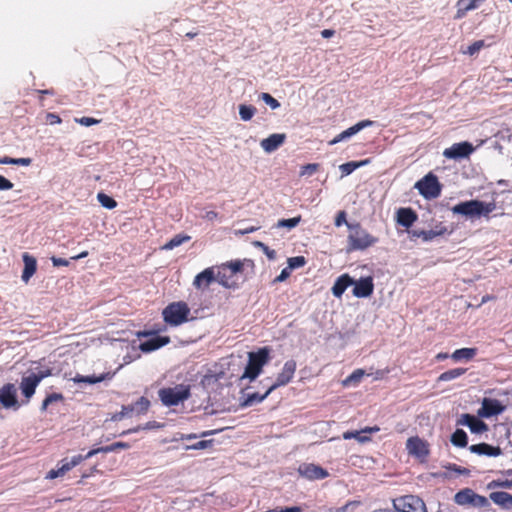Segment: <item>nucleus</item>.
Masks as SVG:
<instances>
[{"label": "nucleus", "mask_w": 512, "mask_h": 512, "mask_svg": "<svg viewBox=\"0 0 512 512\" xmlns=\"http://www.w3.org/2000/svg\"><path fill=\"white\" fill-rule=\"evenodd\" d=\"M495 203L483 202L480 200H469L461 202L452 207L454 214H460L467 218H479L481 216H487L495 209Z\"/></svg>", "instance_id": "f257e3e1"}, {"label": "nucleus", "mask_w": 512, "mask_h": 512, "mask_svg": "<svg viewBox=\"0 0 512 512\" xmlns=\"http://www.w3.org/2000/svg\"><path fill=\"white\" fill-rule=\"evenodd\" d=\"M269 352L270 350L267 347L261 348L256 352H249L248 364L240 379L248 378L250 381L255 380L262 372L263 366L268 363Z\"/></svg>", "instance_id": "f03ea898"}, {"label": "nucleus", "mask_w": 512, "mask_h": 512, "mask_svg": "<svg viewBox=\"0 0 512 512\" xmlns=\"http://www.w3.org/2000/svg\"><path fill=\"white\" fill-rule=\"evenodd\" d=\"M347 227L350 231L348 235L350 250H364L376 243L377 239L359 224H347Z\"/></svg>", "instance_id": "7ed1b4c3"}, {"label": "nucleus", "mask_w": 512, "mask_h": 512, "mask_svg": "<svg viewBox=\"0 0 512 512\" xmlns=\"http://www.w3.org/2000/svg\"><path fill=\"white\" fill-rule=\"evenodd\" d=\"M159 398L165 406H176L190 397V386L178 384L174 387L162 388L158 391Z\"/></svg>", "instance_id": "20e7f679"}, {"label": "nucleus", "mask_w": 512, "mask_h": 512, "mask_svg": "<svg viewBox=\"0 0 512 512\" xmlns=\"http://www.w3.org/2000/svg\"><path fill=\"white\" fill-rule=\"evenodd\" d=\"M163 318L171 326H178L188 321L190 308L185 302H173L163 310Z\"/></svg>", "instance_id": "39448f33"}, {"label": "nucleus", "mask_w": 512, "mask_h": 512, "mask_svg": "<svg viewBox=\"0 0 512 512\" xmlns=\"http://www.w3.org/2000/svg\"><path fill=\"white\" fill-rule=\"evenodd\" d=\"M426 199H435L441 194V185L433 173H428L414 186Z\"/></svg>", "instance_id": "423d86ee"}, {"label": "nucleus", "mask_w": 512, "mask_h": 512, "mask_svg": "<svg viewBox=\"0 0 512 512\" xmlns=\"http://www.w3.org/2000/svg\"><path fill=\"white\" fill-rule=\"evenodd\" d=\"M396 512H427L425 503L418 496L405 495L393 500Z\"/></svg>", "instance_id": "0eeeda50"}, {"label": "nucleus", "mask_w": 512, "mask_h": 512, "mask_svg": "<svg viewBox=\"0 0 512 512\" xmlns=\"http://www.w3.org/2000/svg\"><path fill=\"white\" fill-rule=\"evenodd\" d=\"M454 500L458 505H472L478 508L489 506V501L486 497L475 493L469 488L457 492Z\"/></svg>", "instance_id": "6e6552de"}, {"label": "nucleus", "mask_w": 512, "mask_h": 512, "mask_svg": "<svg viewBox=\"0 0 512 512\" xmlns=\"http://www.w3.org/2000/svg\"><path fill=\"white\" fill-rule=\"evenodd\" d=\"M48 375H50L49 370L39 371L38 373H31L29 375L23 376L20 383V389L23 395L27 399L31 398L35 393V389L40 381Z\"/></svg>", "instance_id": "1a4fd4ad"}, {"label": "nucleus", "mask_w": 512, "mask_h": 512, "mask_svg": "<svg viewBox=\"0 0 512 512\" xmlns=\"http://www.w3.org/2000/svg\"><path fill=\"white\" fill-rule=\"evenodd\" d=\"M296 362L294 360H288L284 363L282 371L277 375L275 382L269 386V391H274L278 387L285 386L294 377L296 371Z\"/></svg>", "instance_id": "9d476101"}, {"label": "nucleus", "mask_w": 512, "mask_h": 512, "mask_svg": "<svg viewBox=\"0 0 512 512\" xmlns=\"http://www.w3.org/2000/svg\"><path fill=\"white\" fill-rule=\"evenodd\" d=\"M474 151V147L469 142L455 143L443 151V156L448 159H462L468 157Z\"/></svg>", "instance_id": "9b49d317"}, {"label": "nucleus", "mask_w": 512, "mask_h": 512, "mask_svg": "<svg viewBox=\"0 0 512 512\" xmlns=\"http://www.w3.org/2000/svg\"><path fill=\"white\" fill-rule=\"evenodd\" d=\"M505 407L501 404L499 400L484 398L482 401V406L478 410V416L489 418L498 414H501L504 411Z\"/></svg>", "instance_id": "f8f14e48"}, {"label": "nucleus", "mask_w": 512, "mask_h": 512, "mask_svg": "<svg viewBox=\"0 0 512 512\" xmlns=\"http://www.w3.org/2000/svg\"><path fill=\"white\" fill-rule=\"evenodd\" d=\"M298 471L301 476L309 480L324 479L328 476V472L325 469L313 463L301 464Z\"/></svg>", "instance_id": "ddd939ff"}, {"label": "nucleus", "mask_w": 512, "mask_h": 512, "mask_svg": "<svg viewBox=\"0 0 512 512\" xmlns=\"http://www.w3.org/2000/svg\"><path fill=\"white\" fill-rule=\"evenodd\" d=\"M457 424L469 427L470 431L476 434L483 433L488 429L486 423L470 414H462Z\"/></svg>", "instance_id": "4468645a"}, {"label": "nucleus", "mask_w": 512, "mask_h": 512, "mask_svg": "<svg viewBox=\"0 0 512 512\" xmlns=\"http://www.w3.org/2000/svg\"><path fill=\"white\" fill-rule=\"evenodd\" d=\"M373 124L371 120H363L358 122L357 124L351 126L350 128L346 129L345 131L338 134L335 138H333L329 144L335 145L339 142L345 141L349 139L350 137L354 136L358 132H360L362 129L369 127Z\"/></svg>", "instance_id": "2eb2a0df"}, {"label": "nucleus", "mask_w": 512, "mask_h": 512, "mask_svg": "<svg viewBox=\"0 0 512 512\" xmlns=\"http://www.w3.org/2000/svg\"><path fill=\"white\" fill-rule=\"evenodd\" d=\"M352 285H354L353 295L355 297L366 298L373 293L374 284L371 277L361 278L358 281H354Z\"/></svg>", "instance_id": "dca6fc26"}, {"label": "nucleus", "mask_w": 512, "mask_h": 512, "mask_svg": "<svg viewBox=\"0 0 512 512\" xmlns=\"http://www.w3.org/2000/svg\"><path fill=\"white\" fill-rule=\"evenodd\" d=\"M406 449L410 455L417 458H424L428 455L426 443L419 437H411L407 440Z\"/></svg>", "instance_id": "f3484780"}, {"label": "nucleus", "mask_w": 512, "mask_h": 512, "mask_svg": "<svg viewBox=\"0 0 512 512\" xmlns=\"http://www.w3.org/2000/svg\"><path fill=\"white\" fill-rule=\"evenodd\" d=\"M17 389L14 384H6L0 389V403L5 408L17 406Z\"/></svg>", "instance_id": "a211bd4d"}, {"label": "nucleus", "mask_w": 512, "mask_h": 512, "mask_svg": "<svg viewBox=\"0 0 512 512\" xmlns=\"http://www.w3.org/2000/svg\"><path fill=\"white\" fill-rule=\"evenodd\" d=\"M286 139V135L283 133H274L271 134L269 137L263 139L260 142V146L266 153H272L276 151L284 142Z\"/></svg>", "instance_id": "6ab92c4d"}, {"label": "nucleus", "mask_w": 512, "mask_h": 512, "mask_svg": "<svg viewBox=\"0 0 512 512\" xmlns=\"http://www.w3.org/2000/svg\"><path fill=\"white\" fill-rule=\"evenodd\" d=\"M213 281H216L214 268H206L201 273L196 275L193 281V285L197 289L208 287Z\"/></svg>", "instance_id": "aec40b11"}, {"label": "nucleus", "mask_w": 512, "mask_h": 512, "mask_svg": "<svg viewBox=\"0 0 512 512\" xmlns=\"http://www.w3.org/2000/svg\"><path fill=\"white\" fill-rule=\"evenodd\" d=\"M22 259H23V262H24V269H23L21 278H22L23 282L28 283L29 280L31 279V277L36 272L37 261H36V259L33 256H31L28 253H24L22 255Z\"/></svg>", "instance_id": "412c9836"}, {"label": "nucleus", "mask_w": 512, "mask_h": 512, "mask_svg": "<svg viewBox=\"0 0 512 512\" xmlns=\"http://www.w3.org/2000/svg\"><path fill=\"white\" fill-rule=\"evenodd\" d=\"M167 343H169L168 337L154 336V337L142 342L139 345V349L144 353H149V352H152L154 350H157V349L163 347Z\"/></svg>", "instance_id": "4be33fe9"}, {"label": "nucleus", "mask_w": 512, "mask_h": 512, "mask_svg": "<svg viewBox=\"0 0 512 512\" xmlns=\"http://www.w3.org/2000/svg\"><path fill=\"white\" fill-rule=\"evenodd\" d=\"M377 431H379V428L376 426L366 427L365 429L360 430V431H346L343 433V438L345 440L355 439L359 443H366V442L370 441V437L367 434H370L372 432H377Z\"/></svg>", "instance_id": "5701e85b"}, {"label": "nucleus", "mask_w": 512, "mask_h": 512, "mask_svg": "<svg viewBox=\"0 0 512 512\" xmlns=\"http://www.w3.org/2000/svg\"><path fill=\"white\" fill-rule=\"evenodd\" d=\"M485 0H458L456 3L455 19L463 18L467 12L472 11L484 2Z\"/></svg>", "instance_id": "b1692460"}, {"label": "nucleus", "mask_w": 512, "mask_h": 512, "mask_svg": "<svg viewBox=\"0 0 512 512\" xmlns=\"http://www.w3.org/2000/svg\"><path fill=\"white\" fill-rule=\"evenodd\" d=\"M271 392L272 391H269V388L267 389V391L264 394H259L257 392L246 393L245 391H242L240 406L241 407H250L256 403H261L263 400H265L268 397V395Z\"/></svg>", "instance_id": "393cba45"}, {"label": "nucleus", "mask_w": 512, "mask_h": 512, "mask_svg": "<svg viewBox=\"0 0 512 512\" xmlns=\"http://www.w3.org/2000/svg\"><path fill=\"white\" fill-rule=\"evenodd\" d=\"M469 450L472 453L478 454V455H486L491 457H496L501 455L502 451L499 447H494L486 443H480L471 445L469 447Z\"/></svg>", "instance_id": "a878e982"}, {"label": "nucleus", "mask_w": 512, "mask_h": 512, "mask_svg": "<svg viewBox=\"0 0 512 512\" xmlns=\"http://www.w3.org/2000/svg\"><path fill=\"white\" fill-rule=\"evenodd\" d=\"M353 283L354 280L348 274L339 276L332 287L333 295L338 298L341 297L344 291Z\"/></svg>", "instance_id": "bb28decb"}, {"label": "nucleus", "mask_w": 512, "mask_h": 512, "mask_svg": "<svg viewBox=\"0 0 512 512\" xmlns=\"http://www.w3.org/2000/svg\"><path fill=\"white\" fill-rule=\"evenodd\" d=\"M416 219L417 215L410 208H400L397 211V222L403 227L409 228Z\"/></svg>", "instance_id": "cd10ccee"}, {"label": "nucleus", "mask_w": 512, "mask_h": 512, "mask_svg": "<svg viewBox=\"0 0 512 512\" xmlns=\"http://www.w3.org/2000/svg\"><path fill=\"white\" fill-rule=\"evenodd\" d=\"M216 281L226 288H232L235 286V281L232 280L233 275H231L227 268L224 265L218 268L217 273H215Z\"/></svg>", "instance_id": "c85d7f7f"}, {"label": "nucleus", "mask_w": 512, "mask_h": 512, "mask_svg": "<svg viewBox=\"0 0 512 512\" xmlns=\"http://www.w3.org/2000/svg\"><path fill=\"white\" fill-rule=\"evenodd\" d=\"M445 229L441 230H412L409 232L412 239L422 238L424 241H431L435 237L442 235Z\"/></svg>", "instance_id": "c756f323"}, {"label": "nucleus", "mask_w": 512, "mask_h": 512, "mask_svg": "<svg viewBox=\"0 0 512 512\" xmlns=\"http://www.w3.org/2000/svg\"><path fill=\"white\" fill-rule=\"evenodd\" d=\"M490 499L497 505L502 507H510L512 506V495L507 492H492L490 494Z\"/></svg>", "instance_id": "7c9ffc66"}, {"label": "nucleus", "mask_w": 512, "mask_h": 512, "mask_svg": "<svg viewBox=\"0 0 512 512\" xmlns=\"http://www.w3.org/2000/svg\"><path fill=\"white\" fill-rule=\"evenodd\" d=\"M107 378H111L110 373H103V374H100L99 376H96V375H89V376L76 375L73 378V381L75 383L96 384V383L104 381Z\"/></svg>", "instance_id": "2f4dec72"}, {"label": "nucleus", "mask_w": 512, "mask_h": 512, "mask_svg": "<svg viewBox=\"0 0 512 512\" xmlns=\"http://www.w3.org/2000/svg\"><path fill=\"white\" fill-rule=\"evenodd\" d=\"M83 461L82 455H76L71 458V460L63 459L59 464L60 473L63 474V476L70 471L72 468L77 466Z\"/></svg>", "instance_id": "473e14b6"}, {"label": "nucleus", "mask_w": 512, "mask_h": 512, "mask_svg": "<svg viewBox=\"0 0 512 512\" xmlns=\"http://www.w3.org/2000/svg\"><path fill=\"white\" fill-rule=\"evenodd\" d=\"M477 350L475 348H461L455 350L451 357L455 361H460L462 359L470 360L476 355Z\"/></svg>", "instance_id": "72a5a7b5"}, {"label": "nucleus", "mask_w": 512, "mask_h": 512, "mask_svg": "<svg viewBox=\"0 0 512 512\" xmlns=\"http://www.w3.org/2000/svg\"><path fill=\"white\" fill-rule=\"evenodd\" d=\"M368 162H369V160H362L359 162L350 161V162L340 165L339 169L342 173V176H347V175L351 174L352 172H354L357 168L366 165Z\"/></svg>", "instance_id": "f704fd0d"}, {"label": "nucleus", "mask_w": 512, "mask_h": 512, "mask_svg": "<svg viewBox=\"0 0 512 512\" xmlns=\"http://www.w3.org/2000/svg\"><path fill=\"white\" fill-rule=\"evenodd\" d=\"M301 222V216H296L290 219H280L277 221V223L273 226L275 229H282L285 228L287 230L294 229L299 223Z\"/></svg>", "instance_id": "c9c22d12"}, {"label": "nucleus", "mask_w": 512, "mask_h": 512, "mask_svg": "<svg viewBox=\"0 0 512 512\" xmlns=\"http://www.w3.org/2000/svg\"><path fill=\"white\" fill-rule=\"evenodd\" d=\"M451 442L457 447L467 446V434L462 429H457L451 436Z\"/></svg>", "instance_id": "e433bc0d"}, {"label": "nucleus", "mask_w": 512, "mask_h": 512, "mask_svg": "<svg viewBox=\"0 0 512 512\" xmlns=\"http://www.w3.org/2000/svg\"><path fill=\"white\" fill-rule=\"evenodd\" d=\"M466 372L465 368H454L451 370H448L446 372H443L438 380L439 381H451L453 379H456L460 376H462Z\"/></svg>", "instance_id": "4c0bfd02"}, {"label": "nucleus", "mask_w": 512, "mask_h": 512, "mask_svg": "<svg viewBox=\"0 0 512 512\" xmlns=\"http://www.w3.org/2000/svg\"><path fill=\"white\" fill-rule=\"evenodd\" d=\"M364 375H365L364 370L357 369L351 375H349L345 380H343V385L346 387L355 386L361 381V379L363 378Z\"/></svg>", "instance_id": "58836bf2"}, {"label": "nucleus", "mask_w": 512, "mask_h": 512, "mask_svg": "<svg viewBox=\"0 0 512 512\" xmlns=\"http://www.w3.org/2000/svg\"><path fill=\"white\" fill-rule=\"evenodd\" d=\"M256 113V108L251 105H239V115L243 121H249Z\"/></svg>", "instance_id": "ea45409f"}, {"label": "nucleus", "mask_w": 512, "mask_h": 512, "mask_svg": "<svg viewBox=\"0 0 512 512\" xmlns=\"http://www.w3.org/2000/svg\"><path fill=\"white\" fill-rule=\"evenodd\" d=\"M190 239L189 236H182V235H176L173 237L170 241H168L164 246L163 249L165 250H172L175 247L180 246L184 242L188 241Z\"/></svg>", "instance_id": "a19ab883"}, {"label": "nucleus", "mask_w": 512, "mask_h": 512, "mask_svg": "<svg viewBox=\"0 0 512 512\" xmlns=\"http://www.w3.org/2000/svg\"><path fill=\"white\" fill-rule=\"evenodd\" d=\"M131 406L134 407V411L137 414H145L149 409L150 401L145 397H141L138 401L135 402V404Z\"/></svg>", "instance_id": "79ce46f5"}, {"label": "nucleus", "mask_w": 512, "mask_h": 512, "mask_svg": "<svg viewBox=\"0 0 512 512\" xmlns=\"http://www.w3.org/2000/svg\"><path fill=\"white\" fill-rule=\"evenodd\" d=\"M97 199L107 209H113L117 205L116 201L105 193H98Z\"/></svg>", "instance_id": "37998d69"}, {"label": "nucleus", "mask_w": 512, "mask_h": 512, "mask_svg": "<svg viewBox=\"0 0 512 512\" xmlns=\"http://www.w3.org/2000/svg\"><path fill=\"white\" fill-rule=\"evenodd\" d=\"M161 425L155 421H151V422H147L146 424L144 425H139L135 428H132V429H129L127 431H124L122 432V435H126V434H130V433H136V432H139L140 430H151V429H156V428H159Z\"/></svg>", "instance_id": "c03bdc74"}, {"label": "nucleus", "mask_w": 512, "mask_h": 512, "mask_svg": "<svg viewBox=\"0 0 512 512\" xmlns=\"http://www.w3.org/2000/svg\"><path fill=\"white\" fill-rule=\"evenodd\" d=\"M259 98L273 110L280 107L279 101L272 97L269 93H261Z\"/></svg>", "instance_id": "a18cd8bd"}, {"label": "nucleus", "mask_w": 512, "mask_h": 512, "mask_svg": "<svg viewBox=\"0 0 512 512\" xmlns=\"http://www.w3.org/2000/svg\"><path fill=\"white\" fill-rule=\"evenodd\" d=\"M213 440H200L192 445H187L186 450H203L211 447Z\"/></svg>", "instance_id": "49530a36"}, {"label": "nucleus", "mask_w": 512, "mask_h": 512, "mask_svg": "<svg viewBox=\"0 0 512 512\" xmlns=\"http://www.w3.org/2000/svg\"><path fill=\"white\" fill-rule=\"evenodd\" d=\"M484 45L485 43L483 40L475 41L473 44L468 46L467 49L463 51V53L473 56L477 54L484 47Z\"/></svg>", "instance_id": "de8ad7c7"}, {"label": "nucleus", "mask_w": 512, "mask_h": 512, "mask_svg": "<svg viewBox=\"0 0 512 512\" xmlns=\"http://www.w3.org/2000/svg\"><path fill=\"white\" fill-rule=\"evenodd\" d=\"M305 263L306 260L303 256H296L288 259V267L290 268V270L303 267Z\"/></svg>", "instance_id": "09e8293b"}, {"label": "nucleus", "mask_w": 512, "mask_h": 512, "mask_svg": "<svg viewBox=\"0 0 512 512\" xmlns=\"http://www.w3.org/2000/svg\"><path fill=\"white\" fill-rule=\"evenodd\" d=\"M132 412H134V407H132L130 405L122 406L121 411L119 413L114 414L111 419L113 421H120L124 417L129 416Z\"/></svg>", "instance_id": "8fccbe9b"}, {"label": "nucleus", "mask_w": 512, "mask_h": 512, "mask_svg": "<svg viewBox=\"0 0 512 512\" xmlns=\"http://www.w3.org/2000/svg\"><path fill=\"white\" fill-rule=\"evenodd\" d=\"M253 245L255 247L261 248L264 254L268 257L270 260H274L276 258V251L270 249L267 245H265L263 242L255 241L253 242Z\"/></svg>", "instance_id": "3c124183"}, {"label": "nucleus", "mask_w": 512, "mask_h": 512, "mask_svg": "<svg viewBox=\"0 0 512 512\" xmlns=\"http://www.w3.org/2000/svg\"><path fill=\"white\" fill-rule=\"evenodd\" d=\"M224 266H225V268L228 269L229 273L234 276L236 273H238L242 270L243 263L241 261L237 260V261H232L227 264H224Z\"/></svg>", "instance_id": "603ef678"}, {"label": "nucleus", "mask_w": 512, "mask_h": 512, "mask_svg": "<svg viewBox=\"0 0 512 512\" xmlns=\"http://www.w3.org/2000/svg\"><path fill=\"white\" fill-rule=\"evenodd\" d=\"M62 399H63V396H62L61 394H58V393H52V394L48 395V396L44 399V401H43V403H42V410L47 409V407H48L50 404H52V403H54V402H57V401H60V400H62Z\"/></svg>", "instance_id": "864d4df0"}, {"label": "nucleus", "mask_w": 512, "mask_h": 512, "mask_svg": "<svg viewBox=\"0 0 512 512\" xmlns=\"http://www.w3.org/2000/svg\"><path fill=\"white\" fill-rule=\"evenodd\" d=\"M319 165L316 163L307 164L301 168V176H311L318 170Z\"/></svg>", "instance_id": "5fc2aeb1"}, {"label": "nucleus", "mask_w": 512, "mask_h": 512, "mask_svg": "<svg viewBox=\"0 0 512 512\" xmlns=\"http://www.w3.org/2000/svg\"><path fill=\"white\" fill-rule=\"evenodd\" d=\"M75 121L83 126H86V127L92 126L99 122V120L91 118V117L75 118Z\"/></svg>", "instance_id": "6e6d98bb"}, {"label": "nucleus", "mask_w": 512, "mask_h": 512, "mask_svg": "<svg viewBox=\"0 0 512 512\" xmlns=\"http://www.w3.org/2000/svg\"><path fill=\"white\" fill-rule=\"evenodd\" d=\"M46 121L50 125L60 124L62 122V120L59 117V115H57L55 113H51V112L46 114Z\"/></svg>", "instance_id": "4d7b16f0"}, {"label": "nucleus", "mask_w": 512, "mask_h": 512, "mask_svg": "<svg viewBox=\"0 0 512 512\" xmlns=\"http://www.w3.org/2000/svg\"><path fill=\"white\" fill-rule=\"evenodd\" d=\"M258 229H259L258 226H248V227H245V228L236 229L234 231V234L235 235H245V234H249V233L255 232Z\"/></svg>", "instance_id": "13d9d810"}, {"label": "nucleus", "mask_w": 512, "mask_h": 512, "mask_svg": "<svg viewBox=\"0 0 512 512\" xmlns=\"http://www.w3.org/2000/svg\"><path fill=\"white\" fill-rule=\"evenodd\" d=\"M13 183L6 179L4 176H1L0 175V190L1 191H5V190H10L13 188Z\"/></svg>", "instance_id": "bf43d9fd"}, {"label": "nucleus", "mask_w": 512, "mask_h": 512, "mask_svg": "<svg viewBox=\"0 0 512 512\" xmlns=\"http://www.w3.org/2000/svg\"><path fill=\"white\" fill-rule=\"evenodd\" d=\"M291 270L289 267L284 268L279 276L274 279V283L283 282L290 276Z\"/></svg>", "instance_id": "052dcab7"}, {"label": "nucleus", "mask_w": 512, "mask_h": 512, "mask_svg": "<svg viewBox=\"0 0 512 512\" xmlns=\"http://www.w3.org/2000/svg\"><path fill=\"white\" fill-rule=\"evenodd\" d=\"M342 224H349L346 220V213L344 211H340L335 219V225L337 227L341 226Z\"/></svg>", "instance_id": "680f3d73"}, {"label": "nucleus", "mask_w": 512, "mask_h": 512, "mask_svg": "<svg viewBox=\"0 0 512 512\" xmlns=\"http://www.w3.org/2000/svg\"><path fill=\"white\" fill-rule=\"evenodd\" d=\"M512 486V481L505 480V481H493L489 484V487H503V488H510Z\"/></svg>", "instance_id": "e2e57ef3"}, {"label": "nucleus", "mask_w": 512, "mask_h": 512, "mask_svg": "<svg viewBox=\"0 0 512 512\" xmlns=\"http://www.w3.org/2000/svg\"><path fill=\"white\" fill-rule=\"evenodd\" d=\"M51 261L53 263L54 266H68L70 261L69 260H66V259H63V258H58V257H51Z\"/></svg>", "instance_id": "0e129e2a"}, {"label": "nucleus", "mask_w": 512, "mask_h": 512, "mask_svg": "<svg viewBox=\"0 0 512 512\" xmlns=\"http://www.w3.org/2000/svg\"><path fill=\"white\" fill-rule=\"evenodd\" d=\"M63 474L60 473V468L58 467L57 469H51L47 475H46V478L47 479H55V478H58V477H62Z\"/></svg>", "instance_id": "69168bd1"}, {"label": "nucleus", "mask_w": 512, "mask_h": 512, "mask_svg": "<svg viewBox=\"0 0 512 512\" xmlns=\"http://www.w3.org/2000/svg\"><path fill=\"white\" fill-rule=\"evenodd\" d=\"M30 164V158H14V165L29 166Z\"/></svg>", "instance_id": "338daca9"}, {"label": "nucleus", "mask_w": 512, "mask_h": 512, "mask_svg": "<svg viewBox=\"0 0 512 512\" xmlns=\"http://www.w3.org/2000/svg\"><path fill=\"white\" fill-rule=\"evenodd\" d=\"M278 512H302V509L298 506H294V507H287L284 509H280V510H278Z\"/></svg>", "instance_id": "774afa93"}]
</instances>
